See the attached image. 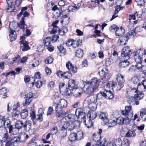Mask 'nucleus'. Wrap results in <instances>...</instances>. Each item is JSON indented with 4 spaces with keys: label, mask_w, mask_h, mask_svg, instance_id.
I'll use <instances>...</instances> for the list:
<instances>
[{
    "label": "nucleus",
    "mask_w": 146,
    "mask_h": 146,
    "mask_svg": "<svg viewBox=\"0 0 146 146\" xmlns=\"http://www.w3.org/2000/svg\"><path fill=\"white\" fill-rule=\"evenodd\" d=\"M83 89L84 93L87 95L92 93L98 87L99 84L98 79L96 78H92L90 81H84Z\"/></svg>",
    "instance_id": "f257e3e1"
},
{
    "label": "nucleus",
    "mask_w": 146,
    "mask_h": 146,
    "mask_svg": "<svg viewBox=\"0 0 146 146\" xmlns=\"http://www.w3.org/2000/svg\"><path fill=\"white\" fill-rule=\"evenodd\" d=\"M132 106L130 105L126 106L125 107V109L122 110L121 114L125 116V122H128L129 124L131 126L134 124V121L132 117L133 115V112L131 110Z\"/></svg>",
    "instance_id": "f03ea898"
},
{
    "label": "nucleus",
    "mask_w": 146,
    "mask_h": 146,
    "mask_svg": "<svg viewBox=\"0 0 146 146\" xmlns=\"http://www.w3.org/2000/svg\"><path fill=\"white\" fill-rule=\"evenodd\" d=\"M131 50L128 46L124 47L121 50V59L122 60H128L130 58Z\"/></svg>",
    "instance_id": "7ed1b4c3"
},
{
    "label": "nucleus",
    "mask_w": 146,
    "mask_h": 146,
    "mask_svg": "<svg viewBox=\"0 0 146 146\" xmlns=\"http://www.w3.org/2000/svg\"><path fill=\"white\" fill-rule=\"evenodd\" d=\"M21 97L25 98V102L23 103L24 106L28 105L33 99V94L31 92L27 94L25 92H24L21 93Z\"/></svg>",
    "instance_id": "20e7f679"
},
{
    "label": "nucleus",
    "mask_w": 146,
    "mask_h": 146,
    "mask_svg": "<svg viewBox=\"0 0 146 146\" xmlns=\"http://www.w3.org/2000/svg\"><path fill=\"white\" fill-rule=\"evenodd\" d=\"M67 101L65 99H60L58 103H54V106L55 107V111L57 112L59 109H61L66 108L67 106Z\"/></svg>",
    "instance_id": "39448f33"
},
{
    "label": "nucleus",
    "mask_w": 146,
    "mask_h": 146,
    "mask_svg": "<svg viewBox=\"0 0 146 146\" xmlns=\"http://www.w3.org/2000/svg\"><path fill=\"white\" fill-rule=\"evenodd\" d=\"M134 57L136 62H141L142 56L145 54V52L143 49H139L134 52Z\"/></svg>",
    "instance_id": "423d86ee"
},
{
    "label": "nucleus",
    "mask_w": 146,
    "mask_h": 146,
    "mask_svg": "<svg viewBox=\"0 0 146 146\" xmlns=\"http://www.w3.org/2000/svg\"><path fill=\"white\" fill-rule=\"evenodd\" d=\"M74 123L63 121L61 122L60 125L66 130H72L76 126Z\"/></svg>",
    "instance_id": "0eeeda50"
},
{
    "label": "nucleus",
    "mask_w": 146,
    "mask_h": 146,
    "mask_svg": "<svg viewBox=\"0 0 146 146\" xmlns=\"http://www.w3.org/2000/svg\"><path fill=\"white\" fill-rule=\"evenodd\" d=\"M98 95L101 96V97L107 99H112L114 97L113 94L111 92L110 90L107 91L106 90L104 92H101L98 93Z\"/></svg>",
    "instance_id": "6e6552de"
},
{
    "label": "nucleus",
    "mask_w": 146,
    "mask_h": 146,
    "mask_svg": "<svg viewBox=\"0 0 146 146\" xmlns=\"http://www.w3.org/2000/svg\"><path fill=\"white\" fill-rule=\"evenodd\" d=\"M21 39L22 40L20 42V43L21 45H23L22 46H21V48L23 51L28 50L30 48V47L28 45L27 42L24 40L25 39V36H21Z\"/></svg>",
    "instance_id": "1a4fd4ad"
},
{
    "label": "nucleus",
    "mask_w": 146,
    "mask_h": 146,
    "mask_svg": "<svg viewBox=\"0 0 146 146\" xmlns=\"http://www.w3.org/2000/svg\"><path fill=\"white\" fill-rule=\"evenodd\" d=\"M10 122L8 118L5 119L3 116L0 115V127L4 126L5 128H6Z\"/></svg>",
    "instance_id": "9d476101"
},
{
    "label": "nucleus",
    "mask_w": 146,
    "mask_h": 146,
    "mask_svg": "<svg viewBox=\"0 0 146 146\" xmlns=\"http://www.w3.org/2000/svg\"><path fill=\"white\" fill-rule=\"evenodd\" d=\"M11 141L13 145L17 146L19 143L23 142V140L21 139V136H19L12 137Z\"/></svg>",
    "instance_id": "9b49d317"
},
{
    "label": "nucleus",
    "mask_w": 146,
    "mask_h": 146,
    "mask_svg": "<svg viewBox=\"0 0 146 146\" xmlns=\"http://www.w3.org/2000/svg\"><path fill=\"white\" fill-rule=\"evenodd\" d=\"M137 90L139 94L143 93L146 90V79L143 81L141 84H138Z\"/></svg>",
    "instance_id": "f8f14e48"
},
{
    "label": "nucleus",
    "mask_w": 146,
    "mask_h": 146,
    "mask_svg": "<svg viewBox=\"0 0 146 146\" xmlns=\"http://www.w3.org/2000/svg\"><path fill=\"white\" fill-rule=\"evenodd\" d=\"M29 15V13L27 11H25L23 14V16L22 17L21 20L20 22V24L19 25V27L21 29H24L25 28V26H27L25 24V22L24 21L25 17H28Z\"/></svg>",
    "instance_id": "ddd939ff"
},
{
    "label": "nucleus",
    "mask_w": 146,
    "mask_h": 146,
    "mask_svg": "<svg viewBox=\"0 0 146 146\" xmlns=\"http://www.w3.org/2000/svg\"><path fill=\"white\" fill-rule=\"evenodd\" d=\"M6 128L8 129L9 133H11L13 135H16L19 133V129H18L16 127H13V125L11 124V121Z\"/></svg>",
    "instance_id": "4468645a"
},
{
    "label": "nucleus",
    "mask_w": 146,
    "mask_h": 146,
    "mask_svg": "<svg viewBox=\"0 0 146 146\" xmlns=\"http://www.w3.org/2000/svg\"><path fill=\"white\" fill-rule=\"evenodd\" d=\"M66 66L68 70L70 72H72V73L74 74L77 71L76 68H74L71 62L69 61L66 62Z\"/></svg>",
    "instance_id": "2eb2a0df"
},
{
    "label": "nucleus",
    "mask_w": 146,
    "mask_h": 146,
    "mask_svg": "<svg viewBox=\"0 0 146 146\" xmlns=\"http://www.w3.org/2000/svg\"><path fill=\"white\" fill-rule=\"evenodd\" d=\"M127 36H124L120 37L118 39V44L119 45H124L126 44V42L129 39Z\"/></svg>",
    "instance_id": "dca6fc26"
},
{
    "label": "nucleus",
    "mask_w": 146,
    "mask_h": 146,
    "mask_svg": "<svg viewBox=\"0 0 146 146\" xmlns=\"http://www.w3.org/2000/svg\"><path fill=\"white\" fill-rule=\"evenodd\" d=\"M98 98H102L101 96L98 95V94L97 95L90 96L88 98V101L90 103H96L97 102Z\"/></svg>",
    "instance_id": "f3484780"
},
{
    "label": "nucleus",
    "mask_w": 146,
    "mask_h": 146,
    "mask_svg": "<svg viewBox=\"0 0 146 146\" xmlns=\"http://www.w3.org/2000/svg\"><path fill=\"white\" fill-rule=\"evenodd\" d=\"M32 122L31 121L26 120L24 123L23 127L25 131H28L31 128Z\"/></svg>",
    "instance_id": "a211bd4d"
},
{
    "label": "nucleus",
    "mask_w": 146,
    "mask_h": 146,
    "mask_svg": "<svg viewBox=\"0 0 146 146\" xmlns=\"http://www.w3.org/2000/svg\"><path fill=\"white\" fill-rule=\"evenodd\" d=\"M99 117L100 119L104 121L105 124L109 121L108 114L105 113L101 112L100 114Z\"/></svg>",
    "instance_id": "6ab92c4d"
},
{
    "label": "nucleus",
    "mask_w": 146,
    "mask_h": 146,
    "mask_svg": "<svg viewBox=\"0 0 146 146\" xmlns=\"http://www.w3.org/2000/svg\"><path fill=\"white\" fill-rule=\"evenodd\" d=\"M19 24L17 23L13 22L10 23L9 24V28L10 30L9 31H18L16 30L17 28V26H18L20 28L19 26Z\"/></svg>",
    "instance_id": "aec40b11"
},
{
    "label": "nucleus",
    "mask_w": 146,
    "mask_h": 146,
    "mask_svg": "<svg viewBox=\"0 0 146 146\" xmlns=\"http://www.w3.org/2000/svg\"><path fill=\"white\" fill-rule=\"evenodd\" d=\"M59 137L62 139L67 135V130L64 128L60 125L59 126Z\"/></svg>",
    "instance_id": "412c9836"
},
{
    "label": "nucleus",
    "mask_w": 146,
    "mask_h": 146,
    "mask_svg": "<svg viewBox=\"0 0 146 146\" xmlns=\"http://www.w3.org/2000/svg\"><path fill=\"white\" fill-rule=\"evenodd\" d=\"M71 90L72 94H73V96L75 97H77L81 95V90L78 87L71 89Z\"/></svg>",
    "instance_id": "4be33fe9"
},
{
    "label": "nucleus",
    "mask_w": 146,
    "mask_h": 146,
    "mask_svg": "<svg viewBox=\"0 0 146 146\" xmlns=\"http://www.w3.org/2000/svg\"><path fill=\"white\" fill-rule=\"evenodd\" d=\"M92 135L93 140L101 144L102 140L104 137H101L100 135L96 133H93Z\"/></svg>",
    "instance_id": "5701e85b"
},
{
    "label": "nucleus",
    "mask_w": 146,
    "mask_h": 146,
    "mask_svg": "<svg viewBox=\"0 0 146 146\" xmlns=\"http://www.w3.org/2000/svg\"><path fill=\"white\" fill-rule=\"evenodd\" d=\"M68 86L70 89H72L78 87L76 83L74 80L70 79L68 82Z\"/></svg>",
    "instance_id": "b1692460"
},
{
    "label": "nucleus",
    "mask_w": 146,
    "mask_h": 146,
    "mask_svg": "<svg viewBox=\"0 0 146 146\" xmlns=\"http://www.w3.org/2000/svg\"><path fill=\"white\" fill-rule=\"evenodd\" d=\"M66 119L68 121V122L72 123H74L75 124L77 123V122L75 121V117L74 114H69L66 117Z\"/></svg>",
    "instance_id": "393cba45"
},
{
    "label": "nucleus",
    "mask_w": 146,
    "mask_h": 146,
    "mask_svg": "<svg viewBox=\"0 0 146 146\" xmlns=\"http://www.w3.org/2000/svg\"><path fill=\"white\" fill-rule=\"evenodd\" d=\"M127 60H121L119 65V67L121 68H125L129 65V62Z\"/></svg>",
    "instance_id": "a878e982"
},
{
    "label": "nucleus",
    "mask_w": 146,
    "mask_h": 146,
    "mask_svg": "<svg viewBox=\"0 0 146 146\" xmlns=\"http://www.w3.org/2000/svg\"><path fill=\"white\" fill-rule=\"evenodd\" d=\"M139 118L142 120L146 119V108L141 109L140 111Z\"/></svg>",
    "instance_id": "bb28decb"
},
{
    "label": "nucleus",
    "mask_w": 146,
    "mask_h": 146,
    "mask_svg": "<svg viewBox=\"0 0 146 146\" xmlns=\"http://www.w3.org/2000/svg\"><path fill=\"white\" fill-rule=\"evenodd\" d=\"M8 5V7L7 8V11L8 12H15L16 11V10L15 9L14 5L12 4V2H11V4H9V0H6Z\"/></svg>",
    "instance_id": "cd10ccee"
},
{
    "label": "nucleus",
    "mask_w": 146,
    "mask_h": 146,
    "mask_svg": "<svg viewBox=\"0 0 146 146\" xmlns=\"http://www.w3.org/2000/svg\"><path fill=\"white\" fill-rule=\"evenodd\" d=\"M77 41L76 40H74L70 39L66 43V45L68 47L72 46L73 48H75L78 46L76 43Z\"/></svg>",
    "instance_id": "c85d7f7f"
},
{
    "label": "nucleus",
    "mask_w": 146,
    "mask_h": 146,
    "mask_svg": "<svg viewBox=\"0 0 146 146\" xmlns=\"http://www.w3.org/2000/svg\"><path fill=\"white\" fill-rule=\"evenodd\" d=\"M38 113L39 114L37 115L36 119L37 121H41L43 120L42 109V108H40L38 110Z\"/></svg>",
    "instance_id": "c756f323"
},
{
    "label": "nucleus",
    "mask_w": 146,
    "mask_h": 146,
    "mask_svg": "<svg viewBox=\"0 0 146 146\" xmlns=\"http://www.w3.org/2000/svg\"><path fill=\"white\" fill-rule=\"evenodd\" d=\"M103 70L102 69L101 72H99V74L101 76H104L108 80L110 78L111 75L110 73H107L106 72H104Z\"/></svg>",
    "instance_id": "7c9ffc66"
},
{
    "label": "nucleus",
    "mask_w": 146,
    "mask_h": 146,
    "mask_svg": "<svg viewBox=\"0 0 146 146\" xmlns=\"http://www.w3.org/2000/svg\"><path fill=\"white\" fill-rule=\"evenodd\" d=\"M9 36L10 37V39L11 41H14L17 38V35H16V31H9Z\"/></svg>",
    "instance_id": "2f4dec72"
},
{
    "label": "nucleus",
    "mask_w": 146,
    "mask_h": 146,
    "mask_svg": "<svg viewBox=\"0 0 146 146\" xmlns=\"http://www.w3.org/2000/svg\"><path fill=\"white\" fill-rule=\"evenodd\" d=\"M139 95V96L135 95L133 96L135 100V104L136 105H138L139 104V102L138 100H140L144 96V94L143 93H140Z\"/></svg>",
    "instance_id": "473e14b6"
},
{
    "label": "nucleus",
    "mask_w": 146,
    "mask_h": 146,
    "mask_svg": "<svg viewBox=\"0 0 146 146\" xmlns=\"http://www.w3.org/2000/svg\"><path fill=\"white\" fill-rule=\"evenodd\" d=\"M136 18L135 17V15L133 14L130 15H129V20L130 23L133 22L134 24H136L137 23V20H135Z\"/></svg>",
    "instance_id": "72a5a7b5"
},
{
    "label": "nucleus",
    "mask_w": 146,
    "mask_h": 146,
    "mask_svg": "<svg viewBox=\"0 0 146 146\" xmlns=\"http://www.w3.org/2000/svg\"><path fill=\"white\" fill-rule=\"evenodd\" d=\"M116 79L119 83L123 84V83L125 82L124 77L122 75L119 74H118L116 78Z\"/></svg>",
    "instance_id": "f704fd0d"
},
{
    "label": "nucleus",
    "mask_w": 146,
    "mask_h": 146,
    "mask_svg": "<svg viewBox=\"0 0 146 146\" xmlns=\"http://www.w3.org/2000/svg\"><path fill=\"white\" fill-rule=\"evenodd\" d=\"M101 144L104 145V146H113V143L111 142L107 141L105 137L102 139L101 142Z\"/></svg>",
    "instance_id": "c9c22d12"
},
{
    "label": "nucleus",
    "mask_w": 146,
    "mask_h": 146,
    "mask_svg": "<svg viewBox=\"0 0 146 146\" xmlns=\"http://www.w3.org/2000/svg\"><path fill=\"white\" fill-rule=\"evenodd\" d=\"M83 121L85 125L88 128H89L91 127L93 125V123L92 121V120L90 119H87L84 120Z\"/></svg>",
    "instance_id": "e433bc0d"
},
{
    "label": "nucleus",
    "mask_w": 146,
    "mask_h": 146,
    "mask_svg": "<svg viewBox=\"0 0 146 146\" xmlns=\"http://www.w3.org/2000/svg\"><path fill=\"white\" fill-rule=\"evenodd\" d=\"M124 33V29L122 27H121L119 28H117L115 33L116 35L120 36L123 35Z\"/></svg>",
    "instance_id": "4c0bfd02"
},
{
    "label": "nucleus",
    "mask_w": 146,
    "mask_h": 146,
    "mask_svg": "<svg viewBox=\"0 0 146 146\" xmlns=\"http://www.w3.org/2000/svg\"><path fill=\"white\" fill-rule=\"evenodd\" d=\"M24 123L21 121L18 120L15 123V127L19 130L23 127Z\"/></svg>",
    "instance_id": "58836bf2"
},
{
    "label": "nucleus",
    "mask_w": 146,
    "mask_h": 146,
    "mask_svg": "<svg viewBox=\"0 0 146 146\" xmlns=\"http://www.w3.org/2000/svg\"><path fill=\"white\" fill-rule=\"evenodd\" d=\"M88 115L90 118L89 119L91 120L95 119L97 116V113L94 111H90Z\"/></svg>",
    "instance_id": "ea45409f"
},
{
    "label": "nucleus",
    "mask_w": 146,
    "mask_h": 146,
    "mask_svg": "<svg viewBox=\"0 0 146 146\" xmlns=\"http://www.w3.org/2000/svg\"><path fill=\"white\" fill-rule=\"evenodd\" d=\"M84 54L83 50L81 49H78L76 50V55L78 58H81L82 57Z\"/></svg>",
    "instance_id": "a19ab883"
},
{
    "label": "nucleus",
    "mask_w": 146,
    "mask_h": 146,
    "mask_svg": "<svg viewBox=\"0 0 146 146\" xmlns=\"http://www.w3.org/2000/svg\"><path fill=\"white\" fill-rule=\"evenodd\" d=\"M115 84L114 82L113 81L109 82L107 83L106 85V88H108L109 89L113 90V88L115 87Z\"/></svg>",
    "instance_id": "79ce46f5"
},
{
    "label": "nucleus",
    "mask_w": 146,
    "mask_h": 146,
    "mask_svg": "<svg viewBox=\"0 0 146 146\" xmlns=\"http://www.w3.org/2000/svg\"><path fill=\"white\" fill-rule=\"evenodd\" d=\"M28 114V112L27 110L24 109L22 110L21 115L22 118L25 119L27 117Z\"/></svg>",
    "instance_id": "37998d69"
},
{
    "label": "nucleus",
    "mask_w": 146,
    "mask_h": 146,
    "mask_svg": "<svg viewBox=\"0 0 146 146\" xmlns=\"http://www.w3.org/2000/svg\"><path fill=\"white\" fill-rule=\"evenodd\" d=\"M89 108L92 110L91 111H94L96 110L97 107V104L95 103H90L89 104Z\"/></svg>",
    "instance_id": "c03bdc74"
},
{
    "label": "nucleus",
    "mask_w": 146,
    "mask_h": 146,
    "mask_svg": "<svg viewBox=\"0 0 146 146\" xmlns=\"http://www.w3.org/2000/svg\"><path fill=\"white\" fill-rule=\"evenodd\" d=\"M20 112L18 110L14 111L13 113L12 117L15 120H17L19 116Z\"/></svg>",
    "instance_id": "a18cd8bd"
},
{
    "label": "nucleus",
    "mask_w": 146,
    "mask_h": 146,
    "mask_svg": "<svg viewBox=\"0 0 146 146\" xmlns=\"http://www.w3.org/2000/svg\"><path fill=\"white\" fill-rule=\"evenodd\" d=\"M63 92L65 95L67 96H69L72 94V90L70 89V88H66Z\"/></svg>",
    "instance_id": "49530a36"
},
{
    "label": "nucleus",
    "mask_w": 146,
    "mask_h": 146,
    "mask_svg": "<svg viewBox=\"0 0 146 146\" xmlns=\"http://www.w3.org/2000/svg\"><path fill=\"white\" fill-rule=\"evenodd\" d=\"M130 94L131 95V97H133L135 95L138 96L139 94V92H138L137 89L136 88L131 89L130 91Z\"/></svg>",
    "instance_id": "de8ad7c7"
},
{
    "label": "nucleus",
    "mask_w": 146,
    "mask_h": 146,
    "mask_svg": "<svg viewBox=\"0 0 146 146\" xmlns=\"http://www.w3.org/2000/svg\"><path fill=\"white\" fill-rule=\"evenodd\" d=\"M113 57L111 56V58H108L105 61V64L106 66H109L111 63L115 62V61H113Z\"/></svg>",
    "instance_id": "09e8293b"
},
{
    "label": "nucleus",
    "mask_w": 146,
    "mask_h": 146,
    "mask_svg": "<svg viewBox=\"0 0 146 146\" xmlns=\"http://www.w3.org/2000/svg\"><path fill=\"white\" fill-rule=\"evenodd\" d=\"M77 139L76 135L75 133L71 134L69 137V139L71 141H73L76 140Z\"/></svg>",
    "instance_id": "8fccbe9b"
},
{
    "label": "nucleus",
    "mask_w": 146,
    "mask_h": 146,
    "mask_svg": "<svg viewBox=\"0 0 146 146\" xmlns=\"http://www.w3.org/2000/svg\"><path fill=\"white\" fill-rule=\"evenodd\" d=\"M122 140L120 138H118L116 139L114 143L115 146H122Z\"/></svg>",
    "instance_id": "3c124183"
},
{
    "label": "nucleus",
    "mask_w": 146,
    "mask_h": 146,
    "mask_svg": "<svg viewBox=\"0 0 146 146\" xmlns=\"http://www.w3.org/2000/svg\"><path fill=\"white\" fill-rule=\"evenodd\" d=\"M115 119L117 122V124L121 125L123 124L124 121H125V117L122 118H116Z\"/></svg>",
    "instance_id": "603ef678"
},
{
    "label": "nucleus",
    "mask_w": 146,
    "mask_h": 146,
    "mask_svg": "<svg viewBox=\"0 0 146 146\" xmlns=\"http://www.w3.org/2000/svg\"><path fill=\"white\" fill-rule=\"evenodd\" d=\"M118 53L115 50H114L112 55L111 57L112 56V59L113 60V61L115 62L118 59Z\"/></svg>",
    "instance_id": "864d4df0"
},
{
    "label": "nucleus",
    "mask_w": 146,
    "mask_h": 146,
    "mask_svg": "<svg viewBox=\"0 0 146 146\" xmlns=\"http://www.w3.org/2000/svg\"><path fill=\"white\" fill-rule=\"evenodd\" d=\"M53 61V58L51 56H50L46 58L44 62L46 64H49L52 63Z\"/></svg>",
    "instance_id": "5fc2aeb1"
},
{
    "label": "nucleus",
    "mask_w": 146,
    "mask_h": 146,
    "mask_svg": "<svg viewBox=\"0 0 146 146\" xmlns=\"http://www.w3.org/2000/svg\"><path fill=\"white\" fill-rule=\"evenodd\" d=\"M134 135V133L131 131H128L127 132L125 133V137H133Z\"/></svg>",
    "instance_id": "6e6d98bb"
},
{
    "label": "nucleus",
    "mask_w": 146,
    "mask_h": 146,
    "mask_svg": "<svg viewBox=\"0 0 146 146\" xmlns=\"http://www.w3.org/2000/svg\"><path fill=\"white\" fill-rule=\"evenodd\" d=\"M86 114L80 111L78 112V117L79 119H83V121L84 119L86 118Z\"/></svg>",
    "instance_id": "4d7b16f0"
},
{
    "label": "nucleus",
    "mask_w": 146,
    "mask_h": 146,
    "mask_svg": "<svg viewBox=\"0 0 146 146\" xmlns=\"http://www.w3.org/2000/svg\"><path fill=\"white\" fill-rule=\"evenodd\" d=\"M77 139L80 140L83 138V133L81 131H78L76 134Z\"/></svg>",
    "instance_id": "13d9d810"
},
{
    "label": "nucleus",
    "mask_w": 146,
    "mask_h": 146,
    "mask_svg": "<svg viewBox=\"0 0 146 146\" xmlns=\"http://www.w3.org/2000/svg\"><path fill=\"white\" fill-rule=\"evenodd\" d=\"M44 45L46 46L49 45L51 42V38L50 37H47L44 40Z\"/></svg>",
    "instance_id": "bf43d9fd"
},
{
    "label": "nucleus",
    "mask_w": 146,
    "mask_h": 146,
    "mask_svg": "<svg viewBox=\"0 0 146 146\" xmlns=\"http://www.w3.org/2000/svg\"><path fill=\"white\" fill-rule=\"evenodd\" d=\"M131 81L133 84H137L139 82V78L137 76H134L132 78Z\"/></svg>",
    "instance_id": "052dcab7"
},
{
    "label": "nucleus",
    "mask_w": 146,
    "mask_h": 146,
    "mask_svg": "<svg viewBox=\"0 0 146 146\" xmlns=\"http://www.w3.org/2000/svg\"><path fill=\"white\" fill-rule=\"evenodd\" d=\"M136 35V32L133 30H131L129 31L127 34L126 36H128L129 38L130 36L134 37Z\"/></svg>",
    "instance_id": "680f3d73"
},
{
    "label": "nucleus",
    "mask_w": 146,
    "mask_h": 146,
    "mask_svg": "<svg viewBox=\"0 0 146 146\" xmlns=\"http://www.w3.org/2000/svg\"><path fill=\"white\" fill-rule=\"evenodd\" d=\"M64 112L62 111H59L57 112L56 115V117L57 118H62L64 116L63 113Z\"/></svg>",
    "instance_id": "e2e57ef3"
},
{
    "label": "nucleus",
    "mask_w": 146,
    "mask_h": 146,
    "mask_svg": "<svg viewBox=\"0 0 146 146\" xmlns=\"http://www.w3.org/2000/svg\"><path fill=\"white\" fill-rule=\"evenodd\" d=\"M35 141V138L32 139L27 146H37V143Z\"/></svg>",
    "instance_id": "0e129e2a"
},
{
    "label": "nucleus",
    "mask_w": 146,
    "mask_h": 146,
    "mask_svg": "<svg viewBox=\"0 0 146 146\" xmlns=\"http://www.w3.org/2000/svg\"><path fill=\"white\" fill-rule=\"evenodd\" d=\"M3 137H2V141H3L4 142L6 141L7 140L10 139V137L8 135V133L7 132L6 133L4 134L3 135Z\"/></svg>",
    "instance_id": "69168bd1"
},
{
    "label": "nucleus",
    "mask_w": 146,
    "mask_h": 146,
    "mask_svg": "<svg viewBox=\"0 0 146 146\" xmlns=\"http://www.w3.org/2000/svg\"><path fill=\"white\" fill-rule=\"evenodd\" d=\"M117 28V26L116 25H113L111 26L110 28V30L111 32H113L114 31L116 32Z\"/></svg>",
    "instance_id": "338daca9"
},
{
    "label": "nucleus",
    "mask_w": 146,
    "mask_h": 146,
    "mask_svg": "<svg viewBox=\"0 0 146 146\" xmlns=\"http://www.w3.org/2000/svg\"><path fill=\"white\" fill-rule=\"evenodd\" d=\"M122 145L123 146H128L129 144V142L128 139H124L122 141Z\"/></svg>",
    "instance_id": "774afa93"
}]
</instances>
